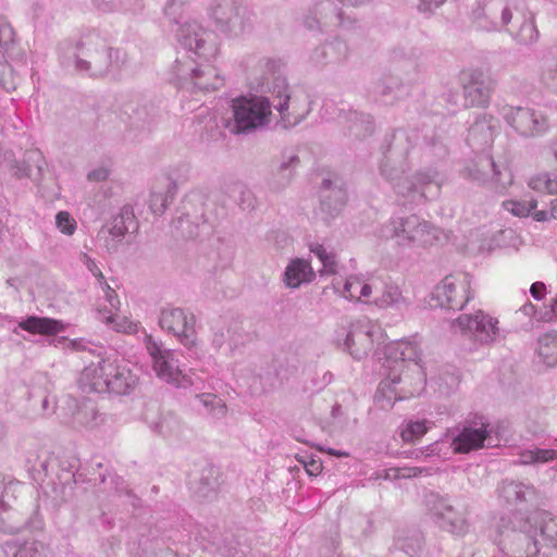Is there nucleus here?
<instances>
[{
	"instance_id": "f257e3e1",
	"label": "nucleus",
	"mask_w": 557,
	"mask_h": 557,
	"mask_svg": "<svg viewBox=\"0 0 557 557\" xmlns=\"http://www.w3.org/2000/svg\"><path fill=\"white\" fill-rule=\"evenodd\" d=\"M271 92L277 101L273 107L280 113L277 124L282 128H290L299 124L309 112L306 99L300 103L296 97H292L286 79L276 77ZM272 103L265 97H240L233 99L232 110L234 124L231 132L247 134L262 128L271 122Z\"/></svg>"
},
{
	"instance_id": "f03ea898",
	"label": "nucleus",
	"mask_w": 557,
	"mask_h": 557,
	"mask_svg": "<svg viewBox=\"0 0 557 557\" xmlns=\"http://www.w3.org/2000/svg\"><path fill=\"white\" fill-rule=\"evenodd\" d=\"M421 351L409 341L391 342L384 347L388 376L381 381L374 395L375 405L389 410L397 400L410 398L422 391L424 371L419 363Z\"/></svg>"
},
{
	"instance_id": "7ed1b4c3",
	"label": "nucleus",
	"mask_w": 557,
	"mask_h": 557,
	"mask_svg": "<svg viewBox=\"0 0 557 557\" xmlns=\"http://www.w3.org/2000/svg\"><path fill=\"white\" fill-rule=\"evenodd\" d=\"M471 18L478 28L485 32L505 29L518 45H533L540 37L533 15H523L518 26L510 25L512 10L507 0H476Z\"/></svg>"
},
{
	"instance_id": "20e7f679",
	"label": "nucleus",
	"mask_w": 557,
	"mask_h": 557,
	"mask_svg": "<svg viewBox=\"0 0 557 557\" xmlns=\"http://www.w3.org/2000/svg\"><path fill=\"white\" fill-rule=\"evenodd\" d=\"M61 58L64 65L73 64L79 73L102 76L120 62L121 51L108 47L100 35L88 34L77 45L61 48Z\"/></svg>"
},
{
	"instance_id": "39448f33",
	"label": "nucleus",
	"mask_w": 557,
	"mask_h": 557,
	"mask_svg": "<svg viewBox=\"0 0 557 557\" xmlns=\"http://www.w3.org/2000/svg\"><path fill=\"white\" fill-rule=\"evenodd\" d=\"M379 236L392 242L398 252L426 249L438 239V230L428 220L418 214L393 216L384 223Z\"/></svg>"
},
{
	"instance_id": "423d86ee",
	"label": "nucleus",
	"mask_w": 557,
	"mask_h": 557,
	"mask_svg": "<svg viewBox=\"0 0 557 557\" xmlns=\"http://www.w3.org/2000/svg\"><path fill=\"white\" fill-rule=\"evenodd\" d=\"M211 61L195 60L190 55L177 58L171 67L173 79L191 92L216 90L223 86L224 79Z\"/></svg>"
},
{
	"instance_id": "0eeeda50",
	"label": "nucleus",
	"mask_w": 557,
	"mask_h": 557,
	"mask_svg": "<svg viewBox=\"0 0 557 557\" xmlns=\"http://www.w3.org/2000/svg\"><path fill=\"white\" fill-rule=\"evenodd\" d=\"M498 546L508 557H535L540 553V541L532 520L528 519L516 529L509 518L502 517L497 527Z\"/></svg>"
},
{
	"instance_id": "6e6552de",
	"label": "nucleus",
	"mask_w": 557,
	"mask_h": 557,
	"mask_svg": "<svg viewBox=\"0 0 557 557\" xmlns=\"http://www.w3.org/2000/svg\"><path fill=\"white\" fill-rule=\"evenodd\" d=\"M498 324L497 318L483 310H478L473 313L460 314L453 321L451 327L474 343L490 345L504 337Z\"/></svg>"
},
{
	"instance_id": "1a4fd4ad",
	"label": "nucleus",
	"mask_w": 557,
	"mask_h": 557,
	"mask_svg": "<svg viewBox=\"0 0 557 557\" xmlns=\"http://www.w3.org/2000/svg\"><path fill=\"white\" fill-rule=\"evenodd\" d=\"M444 176L435 169H426L416 173L412 178L403 175L392 184L393 189L409 202L421 199L432 200L440 195Z\"/></svg>"
},
{
	"instance_id": "9d476101",
	"label": "nucleus",
	"mask_w": 557,
	"mask_h": 557,
	"mask_svg": "<svg viewBox=\"0 0 557 557\" xmlns=\"http://www.w3.org/2000/svg\"><path fill=\"white\" fill-rule=\"evenodd\" d=\"M209 16L226 34L238 36L251 27V14L238 0H212Z\"/></svg>"
},
{
	"instance_id": "9b49d317",
	"label": "nucleus",
	"mask_w": 557,
	"mask_h": 557,
	"mask_svg": "<svg viewBox=\"0 0 557 557\" xmlns=\"http://www.w3.org/2000/svg\"><path fill=\"white\" fill-rule=\"evenodd\" d=\"M145 345L152 361V370L160 380L175 387H186L191 384L180 369L173 350L164 348L162 343L157 342L151 335H146Z\"/></svg>"
},
{
	"instance_id": "f8f14e48",
	"label": "nucleus",
	"mask_w": 557,
	"mask_h": 557,
	"mask_svg": "<svg viewBox=\"0 0 557 557\" xmlns=\"http://www.w3.org/2000/svg\"><path fill=\"white\" fill-rule=\"evenodd\" d=\"M178 42L199 59L213 60L219 53L216 35L197 21H185L176 29Z\"/></svg>"
},
{
	"instance_id": "ddd939ff",
	"label": "nucleus",
	"mask_w": 557,
	"mask_h": 557,
	"mask_svg": "<svg viewBox=\"0 0 557 557\" xmlns=\"http://www.w3.org/2000/svg\"><path fill=\"white\" fill-rule=\"evenodd\" d=\"M472 298L471 276L467 273L445 276L433 292L437 305L449 310H461Z\"/></svg>"
},
{
	"instance_id": "4468645a",
	"label": "nucleus",
	"mask_w": 557,
	"mask_h": 557,
	"mask_svg": "<svg viewBox=\"0 0 557 557\" xmlns=\"http://www.w3.org/2000/svg\"><path fill=\"white\" fill-rule=\"evenodd\" d=\"M432 513L435 523L444 531L455 535L465 536L470 531V510L465 503L449 504L446 499L438 498L432 505Z\"/></svg>"
},
{
	"instance_id": "2eb2a0df",
	"label": "nucleus",
	"mask_w": 557,
	"mask_h": 557,
	"mask_svg": "<svg viewBox=\"0 0 557 557\" xmlns=\"http://www.w3.org/2000/svg\"><path fill=\"white\" fill-rule=\"evenodd\" d=\"M382 338V327L368 318H361L351 323L344 346L355 359L361 360L371 351L373 344L381 343Z\"/></svg>"
},
{
	"instance_id": "dca6fc26",
	"label": "nucleus",
	"mask_w": 557,
	"mask_h": 557,
	"mask_svg": "<svg viewBox=\"0 0 557 557\" xmlns=\"http://www.w3.org/2000/svg\"><path fill=\"white\" fill-rule=\"evenodd\" d=\"M195 323V315L182 308H164L159 317L161 329L172 333L188 349L197 345Z\"/></svg>"
},
{
	"instance_id": "f3484780",
	"label": "nucleus",
	"mask_w": 557,
	"mask_h": 557,
	"mask_svg": "<svg viewBox=\"0 0 557 557\" xmlns=\"http://www.w3.org/2000/svg\"><path fill=\"white\" fill-rule=\"evenodd\" d=\"M505 121L523 137H539L549 131L547 116L534 109L508 107L504 109Z\"/></svg>"
},
{
	"instance_id": "a211bd4d",
	"label": "nucleus",
	"mask_w": 557,
	"mask_h": 557,
	"mask_svg": "<svg viewBox=\"0 0 557 557\" xmlns=\"http://www.w3.org/2000/svg\"><path fill=\"white\" fill-rule=\"evenodd\" d=\"M355 20L346 16L342 9L332 0H322L314 4L310 14L305 18V26L310 29L343 28L351 29Z\"/></svg>"
},
{
	"instance_id": "6ab92c4d",
	"label": "nucleus",
	"mask_w": 557,
	"mask_h": 557,
	"mask_svg": "<svg viewBox=\"0 0 557 557\" xmlns=\"http://www.w3.org/2000/svg\"><path fill=\"white\" fill-rule=\"evenodd\" d=\"M137 230V222L132 207L125 206L119 214L112 218L108 226L98 233L99 242H102L108 252H115L127 233Z\"/></svg>"
},
{
	"instance_id": "aec40b11",
	"label": "nucleus",
	"mask_w": 557,
	"mask_h": 557,
	"mask_svg": "<svg viewBox=\"0 0 557 557\" xmlns=\"http://www.w3.org/2000/svg\"><path fill=\"white\" fill-rule=\"evenodd\" d=\"M488 423L480 417L474 420H467L458 434L453 438L451 448L456 454H468L484 447L490 438L491 431Z\"/></svg>"
},
{
	"instance_id": "412c9836",
	"label": "nucleus",
	"mask_w": 557,
	"mask_h": 557,
	"mask_svg": "<svg viewBox=\"0 0 557 557\" xmlns=\"http://www.w3.org/2000/svg\"><path fill=\"white\" fill-rule=\"evenodd\" d=\"M468 175L480 183H493L496 188L505 189L511 184V174L506 168L500 169L487 154L479 156L467 169Z\"/></svg>"
},
{
	"instance_id": "4be33fe9",
	"label": "nucleus",
	"mask_w": 557,
	"mask_h": 557,
	"mask_svg": "<svg viewBox=\"0 0 557 557\" xmlns=\"http://www.w3.org/2000/svg\"><path fill=\"white\" fill-rule=\"evenodd\" d=\"M465 107H487L491 100L492 87L482 70L474 69L463 73Z\"/></svg>"
},
{
	"instance_id": "5701e85b",
	"label": "nucleus",
	"mask_w": 557,
	"mask_h": 557,
	"mask_svg": "<svg viewBox=\"0 0 557 557\" xmlns=\"http://www.w3.org/2000/svg\"><path fill=\"white\" fill-rule=\"evenodd\" d=\"M108 364H110V360L101 359L97 363L85 367L78 380L79 387L84 392H108Z\"/></svg>"
},
{
	"instance_id": "b1692460",
	"label": "nucleus",
	"mask_w": 557,
	"mask_h": 557,
	"mask_svg": "<svg viewBox=\"0 0 557 557\" xmlns=\"http://www.w3.org/2000/svg\"><path fill=\"white\" fill-rule=\"evenodd\" d=\"M496 492L499 500L509 506L531 502L536 496V491L533 485L509 479L503 480L498 484Z\"/></svg>"
},
{
	"instance_id": "393cba45",
	"label": "nucleus",
	"mask_w": 557,
	"mask_h": 557,
	"mask_svg": "<svg viewBox=\"0 0 557 557\" xmlns=\"http://www.w3.org/2000/svg\"><path fill=\"white\" fill-rule=\"evenodd\" d=\"M375 284H379V287L374 289L372 305L380 309L394 308L399 310L408 307L407 299L396 284L380 278H375Z\"/></svg>"
},
{
	"instance_id": "a878e982",
	"label": "nucleus",
	"mask_w": 557,
	"mask_h": 557,
	"mask_svg": "<svg viewBox=\"0 0 557 557\" xmlns=\"http://www.w3.org/2000/svg\"><path fill=\"white\" fill-rule=\"evenodd\" d=\"M498 121L492 115L479 116L469 128L468 143L476 148L490 146L498 132Z\"/></svg>"
},
{
	"instance_id": "bb28decb",
	"label": "nucleus",
	"mask_w": 557,
	"mask_h": 557,
	"mask_svg": "<svg viewBox=\"0 0 557 557\" xmlns=\"http://www.w3.org/2000/svg\"><path fill=\"white\" fill-rule=\"evenodd\" d=\"M339 123L343 125L348 136L356 139H362L373 133L374 124L372 116L357 111H342L338 115Z\"/></svg>"
},
{
	"instance_id": "cd10ccee",
	"label": "nucleus",
	"mask_w": 557,
	"mask_h": 557,
	"mask_svg": "<svg viewBox=\"0 0 557 557\" xmlns=\"http://www.w3.org/2000/svg\"><path fill=\"white\" fill-rule=\"evenodd\" d=\"M108 373V392L124 395L131 393L137 385L138 376L126 364L110 361Z\"/></svg>"
},
{
	"instance_id": "c85d7f7f",
	"label": "nucleus",
	"mask_w": 557,
	"mask_h": 557,
	"mask_svg": "<svg viewBox=\"0 0 557 557\" xmlns=\"http://www.w3.org/2000/svg\"><path fill=\"white\" fill-rule=\"evenodd\" d=\"M379 284H375V278L364 280L360 276H349L345 284L341 295L348 300H356L362 304H371L373 293Z\"/></svg>"
},
{
	"instance_id": "c756f323",
	"label": "nucleus",
	"mask_w": 557,
	"mask_h": 557,
	"mask_svg": "<svg viewBox=\"0 0 557 557\" xmlns=\"http://www.w3.org/2000/svg\"><path fill=\"white\" fill-rule=\"evenodd\" d=\"M532 520V528L536 530L540 548L557 549V517L549 512H541Z\"/></svg>"
},
{
	"instance_id": "7c9ffc66",
	"label": "nucleus",
	"mask_w": 557,
	"mask_h": 557,
	"mask_svg": "<svg viewBox=\"0 0 557 557\" xmlns=\"http://www.w3.org/2000/svg\"><path fill=\"white\" fill-rule=\"evenodd\" d=\"M349 53L346 41L334 38L331 41L317 47L311 53V60L315 64L338 63L344 61Z\"/></svg>"
},
{
	"instance_id": "2f4dec72",
	"label": "nucleus",
	"mask_w": 557,
	"mask_h": 557,
	"mask_svg": "<svg viewBox=\"0 0 557 557\" xmlns=\"http://www.w3.org/2000/svg\"><path fill=\"white\" fill-rule=\"evenodd\" d=\"M315 274L309 260L295 258L285 268L283 282L289 288H298L304 283H310Z\"/></svg>"
},
{
	"instance_id": "473e14b6",
	"label": "nucleus",
	"mask_w": 557,
	"mask_h": 557,
	"mask_svg": "<svg viewBox=\"0 0 557 557\" xmlns=\"http://www.w3.org/2000/svg\"><path fill=\"white\" fill-rule=\"evenodd\" d=\"M104 422V417L98 412L96 405L91 400H84L76 405L72 413L71 424L74 429L92 430Z\"/></svg>"
},
{
	"instance_id": "72a5a7b5",
	"label": "nucleus",
	"mask_w": 557,
	"mask_h": 557,
	"mask_svg": "<svg viewBox=\"0 0 557 557\" xmlns=\"http://www.w3.org/2000/svg\"><path fill=\"white\" fill-rule=\"evenodd\" d=\"M146 422L149 429L164 438H178L182 435L183 424L181 420L173 413H161L157 418L146 416Z\"/></svg>"
},
{
	"instance_id": "f704fd0d",
	"label": "nucleus",
	"mask_w": 557,
	"mask_h": 557,
	"mask_svg": "<svg viewBox=\"0 0 557 557\" xmlns=\"http://www.w3.org/2000/svg\"><path fill=\"white\" fill-rule=\"evenodd\" d=\"M17 326L30 334L55 335L64 331V324L55 319L47 317L29 315L21 320Z\"/></svg>"
},
{
	"instance_id": "c9c22d12",
	"label": "nucleus",
	"mask_w": 557,
	"mask_h": 557,
	"mask_svg": "<svg viewBox=\"0 0 557 557\" xmlns=\"http://www.w3.org/2000/svg\"><path fill=\"white\" fill-rule=\"evenodd\" d=\"M2 497L3 493L0 495V531L17 533L25 527L26 517L3 500Z\"/></svg>"
},
{
	"instance_id": "e433bc0d",
	"label": "nucleus",
	"mask_w": 557,
	"mask_h": 557,
	"mask_svg": "<svg viewBox=\"0 0 557 557\" xmlns=\"http://www.w3.org/2000/svg\"><path fill=\"white\" fill-rule=\"evenodd\" d=\"M345 205V194L341 189H330L327 194L322 195L318 214L329 223L343 209Z\"/></svg>"
},
{
	"instance_id": "4c0bfd02",
	"label": "nucleus",
	"mask_w": 557,
	"mask_h": 557,
	"mask_svg": "<svg viewBox=\"0 0 557 557\" xmlns=\"http://www.w3.org/2000/svg\"><path fill=\"white\" fill-rule=\"evenodd\" d=\"M45 161L39 151H28L22 163L14 166V175L17 177H30L37 181L41 177Z\"/></svg>"
},
{
	"instance_id": "58836bf2",
	"label": "nucleus",
	"mask_w": 557,
	"mask_h": 557,
	"mask_svg": "<svg viewBox=\"0 0 557 557\" xmlns=\"http://www.w3.org/2000/svg\"><path fill=\"white\" fill-rule=\"evenodd\" d=\"M557 459V450L532 447L523 449L518 454L517 463L524 466H537Z\"/></svg>"
},
{
	"instance_id": "ea45409f",
	"label": "nucleus",
	"mask_w": 557,
	"mask_h": 557,
	"mask_svg": "<svg viewBox=\"0 0 557 557\" xmlns=\"http://www.w3.org/2000/svg\"><path fill=\"white\" fill-rule=\"evenodd\" d=\"M381 175L391 183H395L405 172V164L399 160L394 149H389L380 163Z\"/></svg>"
},
{
	"instance_id": "a19ab883",
	"label": "nucleus",
	"mask_w": 557,
	"mask_h": 557,
	"mask_svg": "<svg viewBox=\"0 0 557 557\" xmlns=\"http://www.w3.org/2000/svg\"><path fill=\"white\" fill-rule=\"evenodd\" d=\"M529 186L537 191L557 195V176L548 173L537 175L530 180ZM550 206V215L557 220V198L552 200Z\"/></svg>"
},
{
	"instance_id": "79ce46f5",
	"label": "nucleus",
	"mask_w": 557,
	"mask_h": 557,
	"mask_svg": "<svg viewBox=\"0 0 557 557\" xmlns=\"http://www.w3.org/2000/svg\"><path fill=\"white\" fill-rule=\"evenodd\" d=\"M537 352L548 367L557 363V332H548L540 336Z\"/></svg>"
},
{
	"instance_id": "37998d69",
	"label": "nucleus",
	"mask_w": 557,
	"mask_h": 557,
	"mask_svg": "<svg viewBox=\"0 0 557 557\" xmlns=\"http://www.w3.org/2000/svg\"><path fill=\"white\" fill-rule=\"evenodd\" d=\"M299 158L295 154L287 157L285 160H283L278 168L276 173L273 174L271 180V186L273 189H281L284 188L287 184H289L294 169L298 165Z\"/></svg>"
},
{
	"instance_id": "c03bdc74",
	"label": "nucleus",
	"mask_w": 557,
	"mask_h": 557,
	"mask_svg": "<svg viewBox=\"0 0 557 557\" xmlns=\"http://www.w3.org/2000/svg\"><path fill=\"white\" fill-rule=\"evenodd\" d=\"M401 83L398 77L393 75H383L372 83L371 92L382 98H395Z\"/></svg>"
},
{
	"instance_id": "a18cd8bd",
	"label": "nucleus",
	"mask_w": 557,
	"mask_h": 557,
	"mask_svg": "<svg viewBox=\"0 0 557 557\" xmlns=\"http://www.w3.org/2000/svg\"><path fill=\"white\" fill-rule=\"evenodd\" d=\"M219 486V470L213 466H206L200 473L199 486L196 492L201 497H209Z\"/></svg>"
},
{
	"instance_id": "49530a36",
	"label": "nucleus",
	"mask_w": 557,
	"mask_h": 557,
	"mask_svg": "<svg viewBox=\"0 0 557 557\" xmlns=\"http://www.w3.org/2000/svg\"><path fill=\"white\" fill-rule=\"evenodd\" d=\"M196 398L207 409V412L215 418H223L226 414V406L223 400L212 393L197 394Z\"/></svg>"
},
{
	"instance_id": "de8ad7c7",
	"label": "nucleus",
	"mask_w": 557,
	"mask_h": 557,
	"mask_svg": "<svg viewBox=\"0 0 557 557\" xmlns=\"http://www.w3.org/2000/svg\"><path fill=\"white\" fill-rule=\"evenodd\" d=\"M397 545L407 555L413 557L422 549L423 537L419 532L414 531L406 537H398Z\"/></svg>"
},
{
	"instance_id": "09e8293b",
	"label": "nucleus",
	"mask_w": 557,
	"mask_h": 557,
	"mask_svg": "<svg viewBox=\"0 0 557 557\" xmlns=\"http://www.w3.org/2000/svg\"><path fill=\"white\" fill-rule=\"evenodd\" d=\"M426 421H409L400 432V436L405 442H416L420 440L426 432Z\"/></svg>"
},
{
	"instance_id": "8fccbe9b",
	"label": "nucleus",
	"mask_w": 557,
	"mask_h": 557,
	"mask_svg": "<svg viewBox=\"0 0 557 557\" xmlns=\"http://www.w3.org/2000/svg\"><path fill=\"white\" fill-rule=\"evenodd\" d=\"M102 11H134L139 7V0H92Z\"/></svg>"
},
{
	"instance_id": "3c124183",
	"label": "nucleus",
	"mask_w": 557,
	"mask_h": 557,
	"mask_svg": "<svg viewBox=\"0 0 557 557\" xmlns=\"http://www.w3.org/2000/svg\"><path fill=\"white\" fill-rule=\"evenodd\" d=\"M44 545L37 541L16 542L15 549L11 550L13 557H42Z\"/></svg>"
},
{
	"instance_id": "603ef678",
	"label": "nucleus",
	"mask_w": 557,
	"mask_h": 557,
	"mask_svg": "<svg viewBox=\"0 0 557 557\" xmlns=\"http://www.w3.org/2000/svg\"><path fill=\"white\" fill-rule=\"evenodd\" d=\"M540 82L548 92L557 95V63L543 66Z\"/></svg>"
},
{
	"instance_id": "864d4df0",
	"label": "nucleus",
	"mask_w": 557,
	"mask_h": 557,
	"mask_svg": "<svg viewBox=\"0 0 557 557\" xmlns=\"http://www.w3.org/2000/svg\"><path fill=\"white\" fill-rule=\"evenodd\" d=\"M172 195L168 191H152L149 197V208L156 215H161L168 208Z\"/></svg>"
},
{
	"instance_id": "5fc2aeb1",
	"label": "nucleus",
	"mask_w": 557,
	"mask_h": 557,
	"mask_svg": "<svg viewBox=\"0 0 557 557\" xmlns=\"http://www.w3.org/2000/svg\"><path fill=\"white\" fill-rule=\"evenodd\" d=\"M537 207V201L531 199L529 201L509 200L504 202V208L517 216H528Z\"/></svg>"
},
{
	"instance_id": "6e6d98bb",
	"label": "nucleus",
	"mask_w": 557,
	"mask_h": 557,
	"mask_svg": "<svg viewBox=\"0 0 557 557\" xmlns=\"http://www.w3.org/2000/svg\"><path fill=\"white\" fill-rule=\"evenodd\" d=\"M15 30L9 20L0 15V47L10 49L15 42Z\"/></svg>"
},
{
	"instance_id": "4d7b16f0",
	"label": "nucleus",
	"mask_w": 557,
	"mask_h": 557,
	"mask_svg": "<svg viewBox=\"0 0 557 557\" xmlns=\"http://www.w3.org/2000/svg\"><path fill=\"white\" fill-rule=\"evenodd\" d=\"M55 225L58 230L65 235H73L76 230V221L67 211H60L55 215Z\"/></svg>"
},
{
	"instance_id": "13d9d810",
	"label": "nucleus",
	"mask_w": 557,
	"mask_h": 557,
	"mask_svg": "<svg viewBox=\"0 0 557 557\" xmlns=\"http://www.w3.org/2000/svg\"><path fill=\"white\" fill-rule=\"evenodd\" d=\"M99 285L103 292L104 299L109 304L110 315H108L106 319H107L108 323H111L114 320L112 311L119 309L120 300L117 298L115 290L113 288H111V286L106 281H104V284H99Z\"/></svg>"
},
{
	"instance_id": "bf43d9fd",
	"label": "nucleus",
	"mask_w": 557,
	"mask_h": 557,
	"mask_svg": "<svg viewBox=\"0 0 557 557\" xmlns=\"http://www.w3.org/2000/svg\"><path fill=\"white\" fill-rule=\"evenodd\" d=\"M230 330L223 323H215L212 326L211 344L215 349H220L228 339Z\"/></svg>"
},
{
	"instance_id": "052dcab7",
	"label": "nucleus",
	"mask_w": 557,
	"mask_h": 557,
	"mask_svg": "<svg viewBox=\"0 0 557 557\" xmlns=\"http://www.w3.org/2000/svg\"><path fill=\"white\" fill-rule=\"evenodd\" d=\"M393 472V476L395 479H410L419 476L423 473L429 474L430 471L426 468H420V467H403V468H396L391 470Z\"/></svg>"
},
{
	"instance_id": "680f3d73",
	"label": "nucleus",
	"mask_w": 557,
	"mask_h": 557,
	"mask_svg": "<svg viewBox=\"0 0 557 557\" xmlns=\"http://www.w3.org/2000/svg\"><path fill=\"white\" fill-rule=\"evenodd\" d=\"M79 260L92 273L99 284H104V276L101 270L98 268L96 261L90 256L85 252H81Z\"/></svg>"
},
{
	"instance_id": "e2e57ef3",
	"label": "nucleus",
	"mask_w": 557,
	"mask_h": 557,
	"mask_svg": "<svg viewBox=\"0 0 557 557\" xmlns=\"http://www.w3.org/2000/svg\"><path fill=\"white\" fill-rule=\"evenodd\" d=\"M176 228L181 230L183 236L193 238L199 235L198 226H191L188 215L180 216L176 221Z\"/></svg>"
},
{
	"instance_id": "0e129e2a",
	"label": "nucleus",
	"mask_w": 557,
	"mask_h": 557,
	"mask_svg": "<svg viewBox=\"0 0 557 557\" xmlns=\"http://www.w3.org/2000/svg\"><path fill=\"white\" fill-rule=\"evenodd\" d=\"M185 1L186 0H169L164 8L165 15L175 24L181 23L182 15L178 16L177 11Z\"/></svg>"
},
{
	"instance_id": "69168bd1",
	"label": "nucleus",
	"mask_w": 557,
	"mask_h": 557,
	"mask_svg": "<svg viewBox=\"0 0 557 557\" xmlns=\"http://www.w3.org/2000/svg\"><path fill=\"white\" fill-rule=\"evenodd\" d=\"M300 462L304 465L309 475H318L323 469L321 460L313 457H304L300 459Z\"/></svg>"
},
{
	"instance_id": "338daca9",
	"label": "nucleus",
	"mask_w": 557,
	"mask_h": 557,
	"mask_svg": "<svg viewBox=\"0 0 557 557\" xmlns=\"http://www.w3.org/2000/svg\"><path fill=\"white\" fill-rule=\"evenodd\" d=\"M321 262L323 264V270H322L323 273H326V274L337 273V260H336V256L332 251H330L327 253L326 258L321 260Z\"/></svg>"
},
{
	"instance_id": "774afa93",
	"label": "nucleus",
	"mask_w": 557,
	"mask_h": 557,
	"mask_svg": "<svg viewBox=\"0 0 557 557\" xmlns=\"http://www.w3.org/2000/svg\"><path fill=\"white\" fill-rule=\"evenodd\" d=\"M109 175H110L109 170L107 168L101 166V168L90 171L87 174V178L90 182H103L109 177Z\"/></svg>"
}]
</instances>
